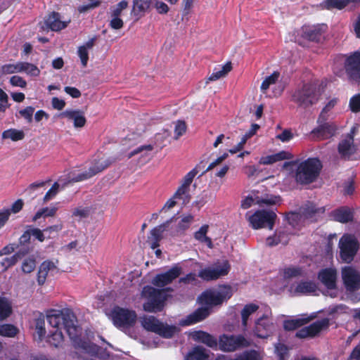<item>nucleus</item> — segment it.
I'll return each mask as SVG.
<instances>
[{"label": "nucleus", "mask_w": 360, "mask_h": 360, "mask_svg": "<svg viewBox=\"0 0 360 360\" xmlns=\"http://www.w3.org/2000/svg\"><path fill=\"white\" fill-rule=\"evenodd\" d=\"M349 106L352 112L360 111V94L353 96L350 99Z\"/></svg>", "instance_id": "774afa93"}, {"label": "nucleus", "mask_w": 360, "mask_h": 360, "mask_svg": "<svg viewBox=\"0 0 360 360\" xmlns=\"http://www.w3.org/2000/svg\"><path fill=\"white\" fill-rule=\"evenodd\" d=\"M295 166L294 174L295 181L300 184H309L318 177L321 169V163L317 158H308L299 162L298 161L286 162L283 167Z\"/></svg>", "instance_id": "20e7f679"}, {"label": "nucleus", "mask_w": 360, "mask_h": 360, "mask_svg": "<svg viewBox=\"0 0 360 360\" xmlns=\"http://www.w3.org/2000/svg\"><path fill=\"white\" fill-rule=\"evenodd\" d=\"M189 190L188 188L179 186L173 195L177 200H182L185 204L189 201Z\"/></svg>", "instance_id": "09e8293b"}, {"label": "nucleus", "mask_w": 360, "mask_h": 360, "mask_svg": "<svg viewBox=\"0 0 360 360\" xmlns=\"http://www.w3.org/2000/svg\"><path fill=\"white\" fill-rule=\"evenodd\" d=\"M190 337L195 342H202L211 348L217 347V340L210 334L202 331L196 330L190 333Z\"/></svg>", "instance_id": "aec40b11"}, {"label": "nucleus", "mask_w": 360, "mask_h": 360, "mask_svg": "<svg viewBox=\"0 0 360 360\" xmlns=\"http://www.w3.org/2000/svg\"><path fill=\"white\" fill-rule=\"evenodd\" d=\"M347 5L346 0H326L323 3L324 8L327 9H342Z\"/></svg>", "instance_id": "3c124183"}, {"label": "nucleus", "mask_w": 360, "mask_h": 360, "mask_svg": "<svg viewBox=\"0 0 360 360\" xmlns=\"http://www.w3.org/2000/svg\"><path fill=\"white\" fill-rule=\"evenodd\" d=\"M332 217L335 221L346 223L352 220L353 212L349 207H343L334 210Z\"/></svg>", "instance_id": "cd10ccee"}, {"label": "nucleus", "mask_w": 360, "mask_h": 360, "mask_svg": "<svg viewBox=\"0 0 360 360\" xmlns=\"http://www.w3.org/2000/svg\"><path fill=\"white\" fill-rule=\"evenodd\" d=\"M10 83L13 86L25 88L27 85L26 81L21 77L14 75L10 78Z\"/></svg>", "instance_id": "69168bd1"}, {"label": "nucleus", "mask_w": 360, "mask_h": 360, "mask_svg": "<svg viewBox=\"0 0 360 360\" xmlns=\"http://www.w3.org/2000/svg\"><path fill=\"white\" fill-rule=\"evenodd\" d=\"M329 326V319L324 318L318 320L308 326L300 329L296 333V337L299 338H313L321 331L326 329Z\"/></svg>", "instance_id": "dca6fc26"}, {"label": "nucleus", "mask_w": 360, "mask_h": 360, "mask_svg": "<svg viewBox=\"0 0 360 360\" xmlns=\"http://www.w3.org/2000/svg\"><path fill=\"white\" fill-rule=\"evenodd\" d=\"M236 360H262L260 354L255 350L245 351L235 358Z\"/></svg>", "instance_id": "49530a36"}, {"label": "nucleus", "mask_w": 360, "mask_h": 360, "mask_svg": "<svg viewBox=\"0 0 360 360\" xmlns=\"http://www.w3.org/2000/svg\"><path fill=\"white\" fill-rule=\"evenodd\" d=\"M28 252V250H26L23 252H21L20 251L16 252L13 256L10 257H6L4 259V260L1 262L2 266L4 268V269H7L8 267L15 264L18 260L21 259V257L26 254Z\"/></svg>", "instance_id": "c03bdc74"}, {"label": "nucleus", "mask_w": 360, "mask_h": 360, "mask_svg": "<svg viewBox=\"0 0 360 360\" xmlns=\"http://www.w3.org/2000/svg\"><path fill=\"white\" fill-rule=\"evenodd\" d=\"M289 240V234L285 229L278 230L274 236H269L266 238V245L274 246L279 243L285 245Z\"/></svg>", "instance_id": "a878e982"}, {"label": "nucleus", "mask_w": 360, "mask_h": 360, "mask_svg": "<svg viewBox=\"0 0 360 360\" xmlns=\"http://www.w3.org/2000/svg\"><path fill=\"white\" fill-rule=\"evenodd\" d=\"M2 139H11L13 141L22 140L25 137L23 131L16 129H9L3 131Z\"/></svg>", "instance_id": "ea45409f"}, {"label": "nucleus", "mask_w": 360, "mask_h": 360, "mask_svg": "<svg viewBox=\"0 0 360 360\" xmlns=\"http://www.w3.org/2000/svg\"><path fill=\"white\" fill-rule=\"evenodd\" d=\"M4 74H14L21 72V62L13 64H6L1 68Z\"/></svg>", "instance_id": "603ef678"}, {"label": "nucleus", "mask_w": 360, "mask_h": 360, "mask_svg": "<svg viewBox=\"0 0 360 360\" xmlns=\"http://www.w3.org/2000/svg\"><path fill=\"white\" fill-rule=\"evenodd\" d=\"M46 319L52 330L65 328L70 338L76 341L79 328L75 323V316L69 310L51 309L46 313ZM75 344L93 357L91 360H103L108 356L104 350L93 343L75 342Z\"/></svg>", "instance_id": "f257e3e1"}, {"label": "nucleus", "mask_w": 360, "mask_h": 360, "mask_svg": "<svg viewBox=\"0 0 360 360\" xmlns=\"http://www.w3.org/2000/svg\"><path fill=\"white\" fill-rule=\"evenodd\" d=\"M18 330L11 324L0 325V335L13 338L18 333Z\"/></svg>", "instance_id": "8fccbe9b"}, {"label": "nucleus", "mask_w": 360, "mask_h": 360, "mask_svg": "<svg viewBox=\"0 0 360 360\" xmlns=\"http://www.w3.org/2000/svg\"><path fill=\"white\" fill-rule=\"evenodd\" d=\"M337 103V99L333 98L330 100L326 105L323 108L322 110L319 117V122H321V120H327V112L330 110Z\"/></svg>", "instance_id": "052dcab7"}, {"label": "nucleus", "mask_w": 360, "mask_h": 360, "mask_svg": "<svg viewBox=\"0 0 360 360\" xmlns=\"http://www.w3.org/2000/svg\"><path fill=\"white\" fill-rule=\"evenodd\" d=\"M36 266V261L33 258L25 259L22 264V270L25 273L32 272Z\"/></svg>", "instance_id": "bf43d9fd"}, {"label": "nucleus", "mask_w": 360, "mask_h": 360, "mask_svg": "<svg viewBox=\"0 0 360 360\" xmlns=\"http://www.w3.org/2000/svg\"><path fill=\"white\" fill-rule=\"evenodd\" d=\"M319 278L328 290H334L335 288L337 278L335 269L332 268L323 269L319 273Z\"/></svg>", "instance_id": "412c9836"}, {"label": "nucleus", "mask_w": 360, "mask_h": 360, "mask_svg": "<svg viewBox=\"0 0 360 360\" xmlns=\"http://www.w3.org/2000/svg\"><path fill=\"white\" fill-rule=\"evenodd\" d=\"M294 137V134L292 133L290 129H285L276 136V139H279L283 143H286L292 140Z\"/></svg>", "instance_id": "338daca9"}, {"label": "nucleus", "mask_w": 360, "mask_h": 360, "mask_svg": "<svg viewBox=\"0 0 360 360\" xmlns=\"http://www.w3.org/2000/svg\"><path fill=\"white\" fill-rule=\"evenodd\" d=\"M257 193L256 191H252L250 194L242 200L240 207L244 209L250 208L252 205L256 204Z\"/></svg>", "instance_id": "5fc2aeb1"}, {"label": "nucleus", "mask_w": 360, "mask_h": 360, "mask_svg": "<svg viewBox=\"0 0 360 360\" xmlns=\"http://www.w3.org/2000/svg\"><path fill=\"white\" fill-rule=\"evenodd\" d=\"M250 340L241 335L220 336L219 340V349L224 352H233L240 347L250 346Z\"/></svg>", "instance_id": "ddd939ff"}, {"label": "nucleus", "mask_w": 360, "mask_h": 360, "mask_svg": "<svg viewBox=\"0 0 360 360\" xmlns=\"http://www.w3.org/2000/svg\"><path fill=\"white\" fill-rule=\"evenodd\" d=\"M172 221V219L166 221L165 224L160 225L150 231V236H149V240L160 241L162 238V233L165 231V228Z\"/></svg>", "instance_id": "a18cd8bd"}, {"label": "nucleus", "mask_w": 360, "mask_h": 360, "mask_svg": "<svg viewBox=\"0 0 360 360\" xmlns=\"http://www.w3.org/2000/svg\"><path fill=\"white\" fill-rule=\"evenodd\" d=\"M347 75L354 80L360 79V52H355L349 56L345 64Z\"/></svg>", "instance_id": "f3484780"}, {"label": "nucleus", "mask_w": 360, "mask_h": 360, "mask_svg": "<svg viewBox=\"0 0 360 360\" xmlns=\"http://www.w3.org/2000/svg\"><path fill=\"white\" fill-rule=\"evenodd\" d=\"M233 295V290L229 285L220 286L217 289L204 292L198 297V302L202 305L192 314L179 321L182 326H191L204 320L210 313V309L217 305L221 304Z\"/></svg>", "instance_id": "f03ea898"}, {"label": "nucleus", "mask_w": 360, "mask_h": 360, "mask_svg": "<svg viewBox=\"0 0 360 360\" xmlns=\"http://www.w3.org/2000/svg\"><path fill=\"white\" fill-rule=\"evenodd\" d=\"M259 309L258 305L250 303L246 304L241 311V324L243 326V330L245 331L247 330L248 321L250 317L255 313Z\"/></svg>", "instance_id": "c756f323"}, {"label": "nucleus", "mask_w": 360, "mask_h": 360, "mask_svg": "<svg viewBox=\"0 0 360 360\" xmlns=\"http://www.w3.org/2000/svg\"><path fill=\"white\" fill-rule=\"evenodd\" d=\"M324 25H314L303 27V36L312 41H319L321 39L322 33L324 32Z\"/></svg>", "instance_id": "393cba45"}, {"label": "nucleus", "mask_w": 360, "mask_h": 360, "mask_svg": "<svg viewBox=\"0 0 360 360\" xmlns=\"http://www.w3.org/2000/svg\"><path fill=\"white\" fill-rule=\"evenodd\" d=\"M324 208L319 207L316 208V206L312 203H309L306 205V207L301 210L300 213L290 212L287 215V219L289 224L292 226H296L298 225L299 221L302 218L310 220L311 221H315L316 219L314 217L316 214L323 213Z\"/></svg>", "instance_id": "4468645a"}, {"label": "nucleus", "mask_w": 360, "mask_h": 360, "mask_svg": "<svg viewBox=\"0 0 360 360\" xmlns=\"http://www.w3.org/2000/svg\"><path fill=\"white\" fill-rule=\"evenodd\" d=\"M315 317L316 316L314 315H311L307 317H300L295 319L286 321L284 322V328L285 330H295L297 328L307 323Z\"/></svg>", "instance_id": "473e14b6"}, {"label": "nucleus", "mask_w": 360, "mask_h": 360, "mask_svg": "<svg viewBox=\"0 0 360 360\" xmlns=\"http://www.w3.org/2000/svg\"><path fill=\"white\" fill-rule=\"evenodd\" d=\"M271 314V309L266 307L264 314L255 321L253 333L257 338H268L275 331L276 326L270 318Z\"/></svg>", "instance_id": "1a4fd4ad"}, {"label": "nucleus", "mask_w": 360, "mask_h": 360, "mask_svg": "<svg viewBox=\"0 0 360 360\" xmlns=\"http://www.w3.org/2000/svg\"><path fill=\"white\" fill-rule=\"evenodd\" d=\"M348 308L344 304H338L335 306H331L328 309V313L331 315H337L343 313H347Z\"/></svg>", "instance_id": "0e129e2a"}, {"label": "nucleus", "mask_w": 360, "mask_h": 360, "mask_svg": "<svg viewBox=\"0 0 360 360\" xmlns=\"http://www.w3.org/2000/svg\"><path fill=\"white\" fill-rule=\"evenodd\" d=\"M141 296L146 300L143 305V309L148 312L161 311L167 299L165 290H157L151 286H145L143 288Z\"/></svg>", "instance_id": "423d86ee"}, {"label": "nucleus", "mask_w": 360, "mask_h": 360, "mask_svg": "<svg viewBox=\"0 0 360 360\" xmlns=\"http://www.w3.org/2000/svg\"><path fill=\"white\" fill-rule=\"evenodd\" d=\"M141 323L144 329L153 332L166 338H171L176 331L174 326H169L160 322L153 316H143L141 318Z\"/></svg>", "instance_id": "6e6552de"}, {"label": "nucleus", "mask_w": 360, "mask_h": 360, "mask_svg": "<svg viewBox=\"0 0 360 360\" xmlns=\"http://www.w3.org/2000/svg\"><path fill=\"white\" fill-rule=\"evenodd\" d=\"M339 247L342 259L350 263L359 249V243L354 236L345 234L340 238Z\"/></svg>", "instance_id": "f8f14e48"}, {"label": "nucleus", "mask_w": 360, "mask_h": 360, "mask_svg": "<svg viewBox=\"0 0 360 360\" xmlns=\"http://www.w3.org/2000/svg\"><path fill=\"white\" fill-rule=\"evenodd\" d=\"M186 130V126L184 122L183 121H177L175 123V127H174V134H175V138L177 139L181 136H182Z\"/></svg>", "instance_id": "e2e57ef3"}, {"label": "nucleus", "mask_w": 360, "mask_h": 360, "mask_svg": "<svg viewBox=\"0 0 360 360\" xmlns=\"http://www.w3.org/2000/svg\"><path fill=\"white\" fill-rule=\"evenodd\" d=\"M342 278L347 290L355 291L360 288V273L353 267L343 268Z\"/></svg>", "instance_id": "2eb2a0df"}, {"label": "nucleus", "mask_w": 360, "mask_h": 360, "mask_svg": "<svg viewBox=\"0 0 360 360\" xmlns=\"http://www.w3.org/2000/svg\"><path fill=\"white\" fill-rule=\"evenodd\" d=\"M293 158L291 153L285 150L280 151L277 153L262 157L259 161L260 165H271L278 161L284 160H290Z\"/></svg>", "instance_id": "b1692460"}, {"label": "nucleus", "mask_w": 360, "mask_h": 360, "mask_svg": "<svg viewBox=\"0 0 360 360\" xmlns=\"http://www.w3.org/2000/svg\"><path fill=\"white\" fill-rule=\"evenodd\" d=\"M110 164L111 161L104 158L94 159L91 162H85L80 167L72 169L68 173L67 178L60 177L58 181L63 187L69 183L83 181L102 172Z\"/></svg>", "instance_id": "7ed1b4c3"}, {"label": "nucleus", "mask_w": 360, "mask_h": 360, "mask_svg": "<svg viewBox=\"0 0 360 360\" xmlns=\"http://www.w3.org/2000/svg\"><path fill=\"white\" fill-rule=\"evenodd\" d=\"M12 313V306L9 300L0 297V321L7 319Z\"/></svg>", "instance_id": "58836bf2"}, {"label": "nucleus", "mask_w": 360, "mask_h": 360, "mask_svg": "<svg viewBox=\"0 0 360 360\" xmlns=\"http://www.w3.org/2000/svg\"><path fill=\"white\" fill-rule=\"evenodd\" d=\"M56 264L51 261H44L39 267L37 281L39 285H43L50 271L56 269Z\"/></svg>", "instance_id": "7c9ffc66"}, {"label": "nucleus", "mask_w": 360, "mask_h": 360, "mask_svg": "<svg viewBox=\"0 0 360 360\" xmlns=\"http://www.w3.org/2000/svg\"><path fill=\"white\" fill-rule=\"evenodd\" d=\"M110 316L114 325L124 332L134 326L137 318L134 311L119 307L112 309Z\"/></svg>", "instance_id": "0eeeda50"}, {"label": "nucleus", "mask_w": 360, "mask_h": 360, "mask_svg": "<svg viewBox=\"0 0 360 360\" xmlns=\"http://www.w3.org/2000/svg\"><path fill=\"white\" fill-rule=\"evenodd\" d=\"M151 0H134L132 12L136 15L145 13L150 7Z\"/></svg>", "instance_id": "79ce46f5"}, {"label": "nucleus", "mask_w": 360, "mask_h": 360, "mask_svg": "<svg viewBox=\"0 0 360 360\" xmlns=\"http://www.w3.org/2000/svg\"><path fill=\"white\" fill-rule=\"evenodd\" d=\"M181 271V269L177 266L172 267L165 273L158 274L152 281V283L158 287H164L172 283L173 280L177 278Z\"/></svg>", "instance_id": "a211bd4d"}, {"label": "nucleus", "mask_w": 360, "mask_h": 360, "mask_svg": "<svg viewBox=\"0 0 360 360\" xmlns=\"http://www.w3.org/2000/svg\"><path fill=\"white\" fill-rule=\"evenodd\" d=\"M302 273V269L299 267L289 266L285 268L282 273L283 285L285 286L288 285L290 280L300 276Z\"/></svg>", "instance_id": "72a5a7b5"}, {"label": "nucleus", "mask_w": 360, "mask_h": 360, "mask_svg": "<svg viewBox=\"0 0 360 360\" xmlns=\"http://www.w3.org/2000/svg\"><path fill=\"white\" fill-rule=\"evenodd\" d=\"M35 333L34 338H37L39 341H41L45 338V320L44 315L41 314L35 319Z\"/></svg>", "instance_id": "c9c22d12"}, {"label": "nucleus", "mask_w": 360, "mask_h": 360, "mask_svg": "<svg viewBox=\"0 0 360 360\" xmlns=\"http://www.w3.org/2000/svg\"><path fill=\"white\" fill-rule=\"evenodd\" d=\"M193 221V216L188 214L181 217V221L178 224V229L181 231L187 229Z\"/></svg>", "instance_id": "4d7b16f0"}, {"label": "nucleus", "mask_w": 360, "mask_h": 360, "mask_svg": "<svg viewBox=\"0 0 360 360\" xmlns=\"http://www.w3.org/2000/svg\"><path fill=\"white\" fill-rule=\"evenodd\" d=\"M90 214V209L88 207L79 206L72 211V217L82 219L87 217Z\"/></svg>", "instance_id": "6e6d98bb"}, {"label": "nucleus", "mask_w": 360, "mask_h": 360, "mask_svg": "<svg viewBox=\"0 0 360 360\" xmlns=\"http://www.w3.org/2000/svg\"><path fill=\"white\" fill-rule=\"evenodd\" d=\"M231 69L232 65L231 62H228L225 65L219 68H215L213 70V72L207 78L206 83H208L211 81H216L221 77H225L231 70Z\"/></svg>", "instance_id": "2f4dec72"}, {"label": "nucleus", "mask_w": 360, "mask_h": 360, "mask_svg": "<svg viewBox=\"0 0 360 360\" xmlns=\"http://www.w3.org/2000/svg\"><path fill=\"white\" fill-rule=\"evenodd\" d=\"M280 77V73L278 71L274 72L271 75L266 77L262 82L260 89L263 93H265L270 86L276 83Z\"/></svg>", "instance_id": "37998d69"}, {"label": "nucleus", "mask_w": 360, "mask_h": 360, "mask_svg": "<svg viewBox=\"0 0 360 360\" xmlns=\"http://www.w3.org/2000/svg\"><path fill=\"white\" fill-rule=\"evenodd\" d=\"M209 226L208 225L202 226L200 229L194 234V238L200 243H205L208 248H212V242L210 238L207 236Z\"/></svg>", "instance_id": "4c0bfd02"}, {"label": "nucleus", "mask_w": 360, "mask_h": 360, "mask_svg": "<svg viewBox=\"0 0 360 360\" xmlns=\"http://www.w3.org/2000/svg\"><path fill=\"white\" fill-rule=\"evenodd\" d=\"M259 127V125L257 124H254L252 125L251 129L243 136L241 141L239 142V148H243L244 144L246 143L248 139H249L256 133Z\"/></svg>", "instance_id": "680f3d73"}, {"label": "nucleus", "mask_w": 360, "mask_h": 360, "mask_svg": "<svg viewBox=\"0 0 360 360\" xmlns=\"http://www.w3.org/2000/svg\"><path fill=\"white\" fill-rule=\"evenodd\" d=\"M246 216L250 225L255 229L267 226L271 230L276 217L275 212L266 210H257L253 214H250L249 212L246 214Z\"/></svg>", "instance_id": "9d476101"}, {"label": "nucleus", "mask_w": 360, "mask_h": 360, "mask_svg": "<svg viewBox=\"0 0 360 360\" xmlns=\"http://www.w3.org/2000/svg\"><path fill=\"white\" fill-rule=\"evenodd\" d=\"M60 116L72 121L73 125L75 128H82L86 122L84 112L79 110L68 109L61 112Z\"/></svg>", "instance_id": "6ab92c4d"}, {"label": "nucleus", "mask_w": 360, "mask_h": 360, "mask_svg": "<svg viewBox=\"0 0 360 360\" xmlns=\"http://www.w3.org/2000/svg\"><path fill=\"white\" fill-rule=\"evenodd\" d=\"M207 355L205 353V349L198 346L193 348L186 356L185 360H207Z\"/></svg>", "instance_id": "a19ab883"}, {"label": "nucleus", "mask_w": 360, "mask_h": 360, "mask_svg": "<svg viewBox=\"0 0 360 360\" xmlns=\"http://www.w3.org/2000/svg\"><path fill=\"white\" fill-rule=\"evenodd\" d=\"M60 184L58 182H55L52 187L47 191L46 195L44 197V201L48 202L53 199L57 193L59 192Z\"/></svg>", "instance_id": "13d9d810"}, {"label": "nucleus", "mask_w": 360, "mask_h": 360, "mask_svg": "<svg viewBox=\"0 0 360 360\" xmlns=\"http://www.w3.org/2000/svg\"><path fill=\"white\" fill-rule=\"evenodd\" d=\"M326 120H321V122L318 121L319 126L312 131V134L318 139H325L331 136L334 131L335 127L326 122Z\"/></svg>", "instance_id": "5701e85b"}, {"label": "nucleus", "mask_w": 360, "mask_h": 360, "mask_svg": "<svg viewBox=\"0 0 360 360\" xmlns=\"http://www.w3.org/2000/svg\"><path fill=\"white\" fill-rule=\"evenodd\" d=\"M21 72L27 75L37 77L39 75V69L34 65L26 62H21Z\"/></svg>", "instance_id": "de8ad7c7"}, {"label": "nucleus", "mask_w": 360, "mask_h": 360, "mask_svg": "<svg viewBox=\"0 0 360 360\" xmlns=\"http://www.w3.org/2000/svg\"><path fill=\"white\" fill-rule=\"evenodd\" d=\"M128 6V2L122 0L110 8V16L120 17L122 11Z\"/></svg>", "instance_id": "864d4df0"}, {"label": "nucleus", "mask_w": 360, "mask_h": 360, "mask_svg": "<svg viewBox=\"0 0 360 360\" xmlns=\"http://www.w3.org/2000/svg\"><path fill=\"white\" fill-rule=\"evenodd\" d=\"M231 269V266L227 260L217 262L212 266H209L200 270L198 272V276L204 281H210L217 280L222 276H226Z\"/></svg>", "instance_id": "9b49d317"}, {"label": "nucleus", "mask_w": 360, "mask_h": 360, "mask_svg": "<svg viewBox=\"0 0 360 360\" xmlns=\"http://www.w3.org/2000/svg\"><path fill=\"white\" fill-rule=\"evenodd\" d=\"M47 341L56 347L61 346L63 342L62 329L51 330L47 336Z\"/></svg>", "instance_id": "e433bc0d"}, {"label": "nucleus", "mask_w": 360, "mask_h": 360, "mask_svg": "<svg viewBox=\"0 0 360 360\" xmlns=\"http://www.w3.org/2000/svg\"><path fill=\"white\" fill-rule=\"evenodd\" d=\"M338 150L342 157L349 158L355 151L352 138L349 137L348 139L341 141Z\"/></svg>", "instance_id": "f704fd0d"}, {"label": "nucleus", "mask_w": 360, "mask_h": 360, "mask_svg": "<svg viewBox=\"0 0 360 360\" xmlns=\"http://www.w3.org/2000/svg\"><path fill=\"white\" fill-rule=\"evenodd\" d=\"M256 204L260 207L276 205L281 201L278 195L269 193L260 194L259 191H256Z\"/></svg>", "instance_id": "bb28decb"}, {"label": "nucleus", "mask_w": 360, "mask_h": 360, "mask_svg": "<svg viewBox=\"0 0 360 360\" xmlns=\"http://www.w3.org/2000/svg\"><path fill=\"white\" fill-rule=\"evenodd\" d=\"M68 22L69 21L61 20L59 14L55 12L50 14L44 21L46 27L53 31H59L66 27Z\"/></svg>", "instance_id": "4be33fe9"}, {"label": "nucleus", "mask_w": 360, "mask_h": 360, "mask_svg": "<svg viewBox=\"0 0 360 360\" xmlns=\"http://www.w3.org/2000/svg\"><path fill=\"white\" fill-rule=\"evenodd\" d=\"M316 290V285L310 281H304L298 283L293 289L291 287V292L295 295H307L315 292Z\"/></svg>", "instance_id": "c85d7f7f"}, {"label": "nucleus", "mask_w": 360, "mask_h": 360, "mask_svg": "<svg viewBox=\"0 0 360 360\" xmlns=\"http://www.w3.org/2000/svg\"><path fill=\"white\" fill-rule=\"evenodd\" d=\"M321 96L320 88L315 84L307 83L297 87L292 93L291 100L298 107L307 109L317 103Z\"/></svg>", "instance_id": "39448f33"}]
</instances>
